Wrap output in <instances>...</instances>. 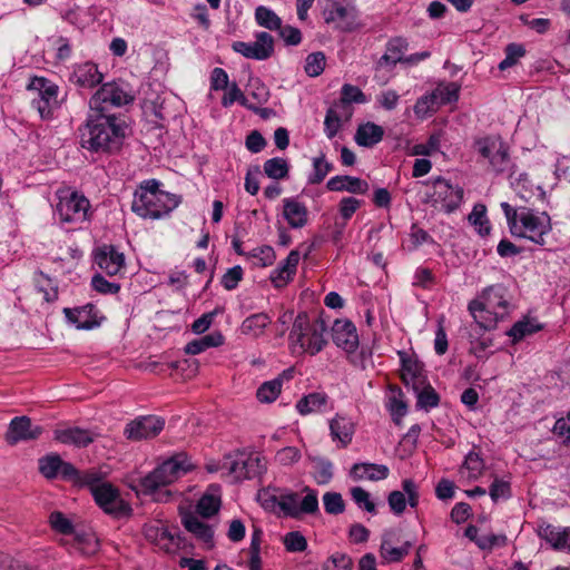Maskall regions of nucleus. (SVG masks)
I'll return each instance as SVG.
<instances>
[{
  "label": "nucleus",
  "instance_id": "1",
  "mask_svg": "<svg viewBox=\"0 0 570 570\" xmlns=\"http://www.w3.org/2000/svg\"><path fill=\"white\" fill-rule=\"evenodd\" d=\"M127 128L121 116L90 108L85 124L78 128L79 145L90 153L117 154L122 148Z\"/></svg>",
  "mask_w": 570,
  "mask_h": 570
},
{
  "label": "nucleus",
  "instance_id": "2",
  "mask_svg": "<svg viewBox=\"0 0 570 570\" xmlns=\"http://www.w3.org/2000/svg\"><path fill=\"white\" fill-rule=\"evenodd\" d=\"M511 299L512 295L507 286L493 284L469 303L468 311L482 330L491 331L511 313Z\"/></svg>",
  "mask_w": 570,
  "mask_h": 570
},
{
  "label": "nucleus",
  "instance_id": "3",
  "mask_svg": "<svg viewBox=\"0 0 570 570\" xmlns=\"http://www.w3.org/2000/svg\"><path fill=\"white\" fill-rule=\"evenodd\" d=\"M193 468L185 453H178L164 461L144 478H140L137 491L146 495H154L156 501H167L170 491L163 490L178 480Z\"/></svg>",
  "mask_w": 570,
  "mask_h": 570
},
{
  "label": "nucleus",
  "instance_id": "4",
  "mask_svg": "<svg viewBox=\"0 0 570 570\" xmlns=\"http://www.w3.org/2000/svg\"><path fill=\"white\" fill-rule=\"evenodd\" d=\"M180 202V196L161 190L160 181L153 178L141 181L131 209L142 218L159 219L178 207Z\"/></svg>",
  "mask_w": 570,
  "mask_h": 570
},
{
  "label": "nucleus",
  "instance_id": "5",
  "mask_svg": "<svg viewBox=\"0 0 570 570\" xmlns=\"http://www.w3.org/2000/svg\"><path fill=\"white\" fill-rule=\"evenodd\" d=\"M326 332L327 325L321 316L311 321L306 312H301L294 320L288 340L292 346H299L303 352L316 355L327 344Z\"/></svg>",
  "mask_w": 570,
  "mask_h": 570
},
{
  "label": "nucleus",
  "instance_id": "6",
  "mask_svg": "<svg viewBox=\"0 0 570 570\" xmlns=\"http://www.w3.org/2000/svg\"><path fill=\"white\" fill-rule=\"evenodd\" d=\"M474 149L489 164L495 175L508 174L509 178L515 174L517 165L511 158L509 145L500 136H484L473 142Z\"/></svg>",
  "mask_w": 570,
  "mask_h": 570
},
{
  "label": "nucleus",
  "instance_id": "7",
  "mask_svg": "<svg viewBox=\"0 0 570 570\" xmlns=\"http://www.w3.org/2000/svg\"><path fill=\"white\" fill-rule=\"evenodd\" d=\"M56 195L58 198L56 212L60 222L67 224H82L89 219L91 205L85 195L77 190H71L70 188L58 189Z\"/></svg>",
  "mask_w": 570,
  "mask_h": 570
},
{
  "label": "nucleus",
  "instance_id": "8",
  "mask_svg": "<svg viewBox=\"0 0 570 570\" xmlns=\"http://www.w3.org/2000/svg\"><path fill=\"white\" fill-rule=\"evenodd\" d=\"M223 468L235 481L254 479L266 471V463L259 455L245 450H235L224 455Z\"/></svg>",
  "mask_w": 570,
  "mask_h": 570
},
{
  "label": "nucleus",
  "instance_id": "9",
  "mask_svg": "<svg viewBox=\"0 0 570 570\" xmlns=\"http://www.w3.org/2000/svg\"><path fill=\"white\" fill-rule=\"evenodd\" d=\"M429 187L424 203L433 207L441 206L445 213L455 212L463 200V189L460 186H453L449 180L439 176L425 183Z\"/></svg>",
  "mask_w": 570,
  "mask_h": 570
},
{
  "label": "nucleus",
  "instance_id": "10",
  "mask_svg": "<svg viewBox=\"0 0 570 570\" xmlns=\"http://www.w3.org/2000/svg\"><path fill=\"white\" fill-rule=\"evenodd\" d=\"M135 94L129 83L111 81L102 83L89 100V107L99 111L109 112V107H122L132 104Z\"/></svg>",
  "mask_w": 570,
  "mask_h": 570
},
{
  "label": "nucleus",
  "instance_id": "11",
  "mask_svg": "<svg viewBox=\"0 0 570 570\" xmlns=\"http://www.w3.org/2000/svg\"><path fill=\"white\" fill-rule=\"evenodd\" d=\"M552 230L550 216L543 213H537L531 208L521 207V222L513 237L525 238L535 245L544 246L546 236Z\"/></svg>",
  "mask_w": 570,
  "mask_h": 570
},
{
  "label": "nucleus",
  "instance_id": "12",
  "mask_svg": "<svg viewBox=\"0 0 570 570\" xmlns=\"http://www.w3.org/2000/svg\"><path fill=\"white\" fill-rule=\"evenodd\" d=\"M91 494L97 505L107 514L121 518L131 513L130 505L121 499L119 490L110 482L96 487Z\"/></svg>",
  "mask_w": 570,
  "mask_h": 570
},
{
  "label": "nucleus",
  "instance_id": "13",
  "mask_svg": "<svg viewBox=\"0 0 570 570\" xmlns=\"http://www.w3.org/2000/svg\"><path fill=\"white\" fill-rule=\"evenodd\" d=\"M165 428V420L156 415H142L126 424L124 435L130 441L156 438Z\"/></svg>",
  "mask_w": 570,
  "mask_h": 570
},
{
  "label": "nucleus",
  "instance_id": "14",
  "mask_svg": "<svg viewBox=\"0 0 570 570\" xmlns=\"http://www.w3.org/2000/svg\"><path fill=\"white\" fill-rule=\"evenodd\" d=\"M254 42L235 41L232 48L247 59L266 60L274 53V38L266 31L256 33Z\"/></svg>",
  "mask_w": 570,
  "mask_h": 570
},
{
  "label": "nucleus",
  "instance_id": "15",
  "mask_svg": "<svg viewBox=\"0 0 570 570\" xmlns=\"http://www.w3.org/2000/svg\"><path fill=\"white\" fill-rule=\"evenodd\" d=\"M42 432V426L33 425L30 417L16 416L9 423L4 440L9 445H14L22 441L37 440Z\"/></svg>",
  "mask_w": 570,
  "mask_h": 570
},
{
  "label": "nucleus",
  "instance_id": "16",
  "mask_svg": "<svg viewBox=\"0 0 570 570\" xmlns=\"http://www.w3.org/2000/svg\"><path fill=\"white\" fill-rule=\"evenodd\" d=\"M327 23L338 22L337 27L345 32H352L362 27L358 21V10L354 6H343L334 1L331 9L325 12Z\"/></svg>",
  "mask_w": 570,
  "mask_h": 570
},
{
  "label": "nucleus",
  "instance_id": "17",
  "mask_svg": "<svg viewBox=\"0 0 570 570\" xmlns=\"http://www.w3.org/2000/svg\"><path fill=\"white\" fill-rule=\"evenodd\" d=\"M94 259L98 267L109 276L125 269V255L116 246L104 244L95 249Z\"/></svg>",
  "mask_w": 570,
  "mask_h": 570
},
{
  "label": "nucleus",
  "instance_id": "18",
  "mask_svg": "<svg viewBox=\"0 0 570 570\" xmlns=\"http://www.w3.org/2000/svg\"><path fill=\"white\" fill-rule=\"evenodd\" d=\"M397 355L402 365L401 377L405 386H411L412 390L421 389L422 384H425V381H428L423 363L404 351H399Z\"/></svg>",
  "mask_w": 570,
  "mask_h": 570
},
{
  "label": "nucleus",
  "instance_id": "19",
  "mask_svg": "<svg viewBox=\"0 0 570 570\" xmlns=\"http://www.w3.org/2000/svg\"><path fill=\"white\" fill-rule=\"evenodd\" d=\"M334 344L347 353L358 347V335L355 325L348 320H336L332 326Z\"/></svg>",
  "mask_w": 570,
  "mask_h": 570
},
{
  "label": "nucleus",
  "instance_id": "20",
  "mask_svg": "<svg viewBox=\"0 0 570 570\" xmlns=\"http://www.w3.org/2000/svg\"><path fill=\"white\" fill-rule=\"evenodd\" d=\"M62 313L67 321L75 324L78 330H92L101 323L98 318V311L91 303L75 308L65 307Z\"/></svg>",
  "mask_w": 570,
  "mask_h": 570
},
{
  "label": "nucleus",
  "instance_id": "21",
  "mask_svg": "<svg viewBox=\"0 0 570 570\" xmlns=\"http://www.w3.org/2000/svg\"><path fill=\"white\" fill-rule=\"evenodd\" d=\"M102 73L98 70V66L91 61L78 63L73 67L69 80L81 88H94L101 83Z\"/></svg>",
  "mask_w": 570,
  "mask_h": 570
},
{
  "label": "nucleus",
  "instance_id": "22",
  "mask_svg": "<svg viewBox=\"0 0 570 570\" xmlns=\"http://www.w3.org/2000/svg\"><path fill=\"white\" fill-rule=\"evenodd\" d=\"M97 433L81 429L78 426L66 428V429H57L55 430L53 438L56 441L67 444L73 445L76 448H86L90 443L95 441L97 438Z\"/></svg>",
  "mask_w": 570,
  "mask_h": 570
},
{
  "label": "nucleus",
  "instance_id": "23",
  "mask_svg": "<svg viewBox=\"0 0 570 570\" xmlns=\"http://www.w3.org/2000/svg\"><path fill=\"white\" fill-rule=\"evenodd\" d=\"M326 188L331 191H347L356 195H365L370 185L366 180L348 175H337L330 178Z\"/></svg>",
  "mask_w": 570,
  "mask_h": 570
},
{
  "label": "nucleus",
  "instance_id": "24",
  "mask_svg": "<svg viewBox=\"0 0 570 570\" xmlns=\"http://www.w3.org/2000/svg\"><path fill=\"white\" fill-rule=\"evenodd\" d=\"M181 523L184 528L194 534L198 540L203 541L208 548L214 546V530L213 528L200 521L197 515L193 512H183L181 513Z\"/></svg>",
  "mask_w": 570,
  "mask_h": 570
},
{
  "label": "nucleus",
  "instance_id": "25",
  "mask_svg": "<svg viewBox=\"0 0 570 570\" xmlns=\"http://www.w3.org/2000/svg\"><path fill=\"white\" fill-rule=\"evenodd\" d=\"M283 216L294 229L303 228L308 223L307 207L295 198L283 199Z\"/></svg>",
  "mask_w": 570,
  "mask_h": 570
},
{
  "label": "nucleus",
  "instance_id": "26",
  "mask_svg": "<svg viewBox=\"0 0 570 570\" xmlns=\"http://www.w3.org/2000/svg\"><path fill=\"white\" fill-rule=\"evenodd\" d=\"M390 470L385 464L355 463L351 468L350 475L355 481H381L389 476Z\"/></svg>",
  "mask_w": 570,
  "mask_h": 570
},
{
  "label": "nucleus",
  "instance_id": "27",
  "mask_svg": "<svg viewBox=\"0 0 570 570\" xmlns=\"http://www.w3.org/2000/svg\"><path fill=\"white\" fill-rule=\"evenodd\" d=\"M355 432L354 423L346 416L336 414L330 421V434L333 441H338L341 448H346Z\"/></svg>",
  "mask_w": 570,
  "mask_h": 570
},
{
  "label": "nucleus",
  "instance_id": "28",
  "mask_svg": "<svg viewBox=\"0 0 570 570\" xmlns=\"http://www.w3.org/2000/svg\"><path fill=\"white\" fill-rule=\"evenodd\" d=\"M383 136L384 130L381 126L374 122H366L357 127L354 139L358 146L371 148L379 144Z\"/></svg>",
  "mask_w": 570,
  "mask_h": 570
},
{
  "label": "nucleus",
  "instance_id": "29",
  "mask_svg": "<svg viewBox=\"0 0 570 570\" xmlns=\"http://www.w3.org/2000/svg\"><path fill=\"white\" fill-rule=\"evenodd\" d=\"M407 48V42L405 39L401 37H396L391 39L387 42L385 53L380 58L377 65L380 67L384 66H395L397 62H404L403 52Z\"/></svg>",
  "mask_w": 570,
  "mask_h": 570
},
{
  "label": "nucleus",
  "instance_id": "30",
  "mask_svg": "<svg viewBox=\"0 0 570 570\" xmlns=\"http://www.w3.org/2000/svg\"><path fill=\"white\" fill-rule=\"evenodd\" d=\"M539 534L557 550L569 547L570 528L560 529L551 524H547L540 528Z\"/></svg>",
  "mask_w": 570,
  "mask_h": 570
},
{
  "label": "nucleus",
  "instance_id": "31",
  "mask_svg": "<svg viewBox=\"0 0 570 570\" xmlns=\"http://www.w3.org/2000/svg\"><path fill=\"white\" fill-rule=\"evenodd\" d=\"M35 287L39 293L43 294L47 303H53L58 299L57 284L48 275L41 271H37L33 275Z\"/></svg>",
  "mask_w": 570,
  "mask_h": 570
},
{
  "label": "nucleus",
  "instance_id": "32",
  "mask_svg": "<svg viewBox=\"0 0 570 570\" xmlns=\"http://www.w3.org/2000/svg\"><path fill=\"white\" fill-rule=\"evenodd\" d=\"M30 90H35L38 97L58 104V86L45 77H33L28 86Z\"/></svg>",
  "mask_w": 570,
  "mask_h": 570
},
{
  "label": "nucleus",
  "instance_id": "33",
  "mask_svg": "<svg viewBox=\"0 0 570 570\" xmlns=\"http://www.w3.org/2000/svg\"><path fill=\"white\" fill-rule=\"evenodd\" d=\"M328 400L327 394L323 392H314L303 396L297 403L296 409L302 415L320 411L326 405Z\"/></svg>",
  "mask_w": 570,
  "mask_h": 570
},
{
  "label": "nucleus",
  "instance_id": "34",
  "mask_svg": "<svg viewBox=\"0 0 570 570\" xmlns=\"http://www.w3.org/2000/svg\"><path fill=\"white\" fill-rule=\"evenodd\" d=\"M269 323L271 317L266 313H256L243 321L240 331L243 334L259 336Z\"/></svg>",
  "mask_w": 570,
  "mask_h": 570
},
{
  "label": "nucleus",
  "instance_id": "35",
  "mask_svg": "<svg viewBox=\"0 0 570 570\" xmlns=\"http://www.w3.org/2000/svg\"><path fill=\"white\" fill-rule=\"evenodd\" d=\"M541 328L542 325L533 323L531 320L525 317L514 323L512 327L507 331V335L512 338V343H518L524 337L541 331Z\"/></svg>",
  "mask_w": 570,
  "mask_h": 570
},
{
  "label": "nucleus",
  "instance_id": "36",
  "mask_svg": "<svg viewBox=\"0 0 570 570\" xmlns=\"http://www.w3.org/2000/svg\"><path fill=\"white\" fill-rule=\"evenodd\" d=\"M469 223L475 227L481 236H488L491 232V225L487 217V207L483 204H475L468 216Z\"/></svg>",
  "mask_w": 570,
  "mask_h": 570
},
{
  "label": "nucleus",
  "instance_id": "37",
  "mask_svg": "<svg viewBox=\"0 0 570 570\" xmlns=\"http://www.w3.org/2000/svg\"><path fill=\"white\" fill-rule=\"evenodd\" d=\"M313 463L314 479L317 484L325 485L333 479V463L325 458L308 456Z\"/></svg>",
  "mask_w": 570,
  "mask_h": 570
},
{
  "label": "nucleus",
  "instance_id": "38",
  "mask_svg": "<svg viewBox=\"0 0 570 570\" xmlns=\"http://www.w3.org/2000/svg\"><path fill=\"white\" fill-rule=\"evenodd\" d=\"M416 394V407L429 411L436 407L440 403V396L436 391L425 381L421 389L413 390Z\"/></svg>",
  "mask_w": 570,
  "mask_h": 570
},
{
  "label": "nucleus",
  "instance_id": "39",
  "mask_svg": "<svg viewBox=\"0 0 570 570\" xmlns=\"http://www.w3.org/2000/svg\"><path fill=\"white\" fill-rule=\"evenodd\" d=\"M62 459L57 453H50L38 460L39 472L48 480H53L59 475Z\"/></svg>",
  "mask_w": 570,
  "mask_h": 570
},
{
  "label": "nucleus",
  "instance_id": "40",
  "mask_svg": "<svg viewBox=\"0 0 570 570\" xmlns=\"http://www.w3.org/2000/svg\"><path fill=\"white\" fill-rule=\"evenodd\" d=\"M75 542L78 544L80 552L85 556H94L99 550V540L91 531H77L72 533Z\"/></svg>",
  "mask_w": 570,
  "mask_h": 570
},
{
  "label": "nucleus",
  "instance_id": "41",
  "mask_svg": "<svg viewBox=\"0 0 570 570\" xmlns=\"http://www.w3.org/2000/svg\"><path fill=\"white\" fill-rule=\"evenodd\" d=\"M333 168V164L326 160L325 154L321 153L320 156L313 158V170L307 177V183L309 185L321 184Z\"/></svg>",
  "mask_w": 570,
  "mask_h": 570
},
{
  "label": "nucleus",
  "instance_id": "42",
  "mask_svg": "<svg viewBox=\"0 0 570 570\" xmlns=\"http://www.w3.org/2000/svg\"><path fill=\"white\" fill-rule=\"evenodd\" d=\"M484 469V461L478 452L471 451L465 455L460 473H466L470 480L478 479Z\"/></svg>",
  "mask_w": 570,
  "mask_h": 570
},
{
  "label": "nucleus",
  "instance_id": "43",
  "mask_svg": "<svg viewBox=\"0 0 570 570\" xmlns=\"http://www.w3.org/2000/svg\"><path fill=\"white\" fill-rule=\"evenodd\" d=\"M255 20L259 27L275 31L281 29L282 19L269 8L259 6L255 9Z\"/></svg>",
  "mask_w": 570,
  "mask_h": 570
},
{
  "label": "nucleus",
  "instance_id": "44",
  "mask_svg": "<svg viewBox=\"0 0 570 570\" xmlns=\"http://www.w3.org/2000/svg\"><path fill=\"white\" fill-rule=\"evenodd\" d=\"M263 168L267 177L276 180L286 178L289 173V165L287 160L281 157L267 159L264 163Z\"/></svg>",
  "mask_w": 570,
  "mask_h": 570
},
{
  "label": "nucleus",
  "instance_id": "45",
  "mask_svg": "<svg viewBox=\"0 0 570 570\" xmlns=\"http://www.w3.org/2000/svg\"><path fill=\"white\" fill-rule=\"evenodd\" d=\"M389 541L381 542L380 554L389 563L400 562L409 554L412 543L405 541L401 547H389Z\"/></svg>",
  "mask_w": 570,
  "mask_h": 570
},
{
  "label": "nucleus",
  "instance_id": "46",
  "mask_svg": "<svg viewBox=\"0 0 570 570\" xmlns=\"http://www.w3.org/2000/svg\"><path fill=\"white\" fill-rule=\"evenodd\" d=\"M282 390V377H276L272 381L264 382L256 392V397L262 403L274 402Z\"/></svg>",
  "mask_w": 570,
  "mask_h": 570
},
{
  "label": "nucleus",
  "instance_id": "47",
  "mask_svg": "<svg viewBox=\"0 0 570 570\" xmlns=\"http://www.w3.org/2000/svg\"><path fill=\"white\" fill-rule=\"evenodd\" d=\"M48 522L55 532L63 535H70L76 530L72 521L61 511H52L49 514Z\"/></svg>",
  "mask_w": 570,
  "mask_h": 570
},
{
  "label": "nucleus",
  "instance_id": "48",
  "mask_svg": "<svg viewBox=\"0 0 570 570\" xmlns=\"http://www.w3.org/2000/svg\"><path fill=\"white\" fill-rule=\"evenodd\" d=\"M247 258L255 259L254 265L259 267L272 266L276 255L272 246L264 245L247 253Z\"/></svg>",
  "mask_w": 570,
  "mask_h": 570
},
{
  "label": "nucleus",
  "instance_id": "49",
  "mask_svg": "<svg viewBox=\"0 0 570 570\" xmlns=\"http://www.w3.org/2000/svg\"><path fill=\"white\" fill-rule=\"evenodd\" d=\"M220 499L214 494H204L196 505V512L203 518H210L218 512Z\"/></svg>",
  "mask_w": 570,
  "mask_h": 570
},
{
  "label": "nucleus",
  "instance_id": "50",
  "mask_svg": "<svg viewBox=\"0 0 570 570\" xmlns=\"http://www.w3.org/2000/svg\"><path fill=\"white\" fill-rule=\"evenodd\" d=\"M432 92L439 107L459 99V86L454 82H450L445 86H439Z\"/></svg>",
  "mask_w": 570,
  "mask_h": 570
},
{
  "label": "nucleus",
  "instance_id": "51",
  "mask_svg": "<svg viewBox=\"0 0 570 570\" xmlns=\"http://www.w3.org/2000/svg\"><path fill=\"white\" fill-rule=\"evenodd\" d=\"M505 58L499 63L500 70H507L515 66L520 58L525 55V49L520 43H509L504 49Z\"/></svg>",
  "mask_w": 570,
  "mask_h": 570
},
{
  "label": "nucleus",
  "instance_id": "52",
  "mask_svg": "<svg viewBox=\"0 0 570 570\" xmlns=\"http://www.w3.org/2000/svg\"><path fill=\"white\" fill-rule=\"evenodd\" d=\"M325 65V55L321 51H317L309 53L306 57L304 69L309 77H317L324 71Z\"/></svg>",
  "mask_w": 570,
  "mask_h": 570
},
{
  "label": "nucleus",
  "instance_id": "53",
  "mask_svg": "<svg viewBox=\"0 0 570 570\" xmlns=\"http://www.w3.org/2000/svg\"><path fill=\"white\" fill-rule=\"evenodd\" d=\"M323 504L328 514L337 515L345 510V502L338 492H326L323 495Z\"/></svg>",
  "mask_w": 570,
  "mask_h": 570
},
{
  "label": "nucleus",
  "instance_id": "54",
  "mask_svg": "<svg viewBox=\"0 0 570 570\" xmlns=\"http://www.w3.org/2000/svg\"><path fill=\"white\" fill-rule=\"evenodd\" d=\"M248 90H249V96L258 105H264L269 99V96H271L269 89L259 78L249 79Z\"/></svg>",
  "mask_w": 570,
  "mask_h": 570
},
{
  "label": "nucleus",
  "instance_id": "55",
  "mask_svg": "<svg viewBox=\"0 0 570 570\" xmlns=\"http://www.w3.org/2000/svg\"><path fill=\"white\" fill-rule=\"evenodd\" d=\"M341 104L350 105V104H364L366 102V97L364 92L356 86L345 83L341 90Z\"/></svg>",
  "mask_w": 570,
  "mask_h": 570
},
{
  "label": "nucleus",
  "instance_id": "56",
  "mask_svg": "<svg viewBox=\"0 0 570 570\" xmlns=\"http://www.w3.org/2000/svg\"><path fill=\"white\" fill-rule=\"evenodd\" d=\"M236 101L245 108H248L250 105L237 83L233 82L228 86V91L222 98V105L223 107L227 108Z\"/></svg>",
  "mask_w": 570,
  "mask_h": 570
},
{
  "label": "nucleus",
  "instance_id": "57",
  "mask_svg": "<svg viewBox=\"0 0 570 570\" xmlns=\"http://www.w3.org/2000/svg\"><path fill=\"white\" fill-rule=\"evenodd\" d=\"M102 480L104 474L100 471L96 469H90L86 471H80L77 485L87 487L90 490V493H92L96 487H100V484L105 483Z\"/></svg>",
  "mask_w": 570,
  "mask_h": 570
},
{
  "label": "nucleus",
  "instance_id": "58",
  "mask_svg": "<svg viewBox=\"0 0 570 570\" xmlns=\"http://www.w3.org/2000/svg\"><path fill=\"white\" fill-rule=\"evenodd\" d=\"M438 107L439 106H438L436 100H435V98L433 96V92H430L428 95H423L422 97H420L416 100V102L414 105V114L419 118H425L431 112L435 111Z\"/></svg>",
  "mask_w": 570,
  "mask_h": 570
},
{
  "label": "nucleus",
  "instance_id": "59",
  "mask_svg": "<svg viewBox=\"0 0 570 570\" xmlns=\"http://www.w3.org/2000/svg\"><path fill=\"white\" fill-rule=\"evenodd\" d=\"M283 543L288 552H303L307 548L306 538L299 531L286 533Z\"/></svg>",
  "mask_w": 570,
  "mask_h": 570
},
{
  "label": "nucleus",
  "instance_id": "60",
  "mask_svg": "<svg viewBox=\"0 0 570 570\" xmlns=\"http://www.w3.org/2000/svg\"><path fill=\"white\" fill-rule=\"evenodd\" d=\"M399 394V396L394 395L390 399L389 402V410L392 415V420L395 424H401V420L403 416L407 413V405L406 403L401 399L403 395L401 389L395 390Z\"/></svg>",
  "mask_w": 570,
  "mask_h": 570
},
{
  "label": "nucleus",
  "instance_id": "61",
  "mask_svg": "<svg viewBox=\"0 0 570 570\" xmlns=\"http://www.w3.org/2000/svg\"><path fill=\"white\" fill-rule=\"evenodd\" d=\"M278 507L285 515L298 518V494L295 492L281 494Z\"/></svg>",
  "mask_w": 570,
  "mask_h": 570
},
{
  "label": "nucleus",
  "instance_id": "62",
  "mask_svg": "<svg viewBox=\"0 0 570 570\" xmlns=\"http://www.w3.org/2000/svg\"><path fill=\"white\" fill-rule=\"evenodd\" d=\"M306 492V495L303 498L301 503L298 504V517L302 513L306 514H314L318 512V499H317V492L313 489H309L306 487L304 489Z\"/></svg>",
  "mask_w": 570,
  "mask_h": 570
},
{
  "label": "nucleus",
  "instance_id": "63",
  "mask_svg": "<svg viewBox=\"0 0 570 570\" xmlns=\"http://www.w3.org/2000/svg\"><path fill=\"white\" fill-rule=\"evenodd\" d=\"M351 497L358 508L364 509L370 513H376V508L370 499V493L361 487L351 489Z\"/></svg>",
  "mask_w": 570,
  "mask_h": 570
},
{
  "label": "nucleus",
  "instance_id": "64",
  "mask_svg": "<svg viewBox=\"0 0 570 570\" xmlns=\"http://www.w3.org/2000/svg\"><path fill=\"white\" fill-rule=\"evenodd\" d=\"M489 494L492 501L497 502L500 499H509L511 498V485L510 482L494 478L493 482L489 488Z\"/></svg>",
  "mask_w": 570,
  "mask_h": 570
}]
</instances>
